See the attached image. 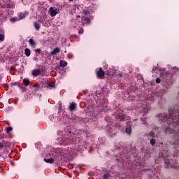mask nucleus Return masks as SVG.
I'll list each match as a JSON object with an SVG mask.
<instances>
[{
	"instance_id": "dca6fc26",
	"label": "nucleus",
	"mask_w": 179,
	"mask_h": 179,
	"mask_svg": "<svg viewBox=\"0 0 179 179\" xmlns=\"http://www.w3.org/2000/svg\"><path fill=\"white\" fill-rule=\"evenodd\" d=\"M110 178V174L108 173H105L103 176V179H108Z\"/></svg>"
},
{
	"instance_id": "c756f323",
	"label": "nucleus",
	"mask_w": 179,
	"mask_h": 179,
	"mask_svg": "<svg viewBox=\"0 0 179 179\" xmlns=\"http://www.w3.org/2000/svg\"><path fill=\"white\" fill-rule=\"evenodd\" d=\"M50 87H54V86L53 85H48Z\"/></svg>"
},
{
	"instance_id": "f8f14e48",
	"label": "nucleus",
	"mask_w": 179,
	"mask_h": 179,
	"mask_svg": "<svg viewBox=\"0 0 179 179\" xmlns=\"http://www.w3.org/2000/svg\"><path fill=\"white\" fill-rule=\"evenodd\" d=\"M82 20L86 22V23H90L91 20L87 17H82Z\"/></svg>"
},
{
	"instance_id": "0eeeda50",
	"label": "nucleus",
	"mask_w": 179,
	"mask_h": 179,
	"mask_svg": "<svg viewBox=\"0 0 179 179\" xmlns=\"http://www.w3.org/2000/svg\"><path fill=\"white\" fill-rule=\"evenodd\" d=\"M44 162H45V163H49L50 164H52V163H54V158H49V159H44Z\"/></svg>"
},
{
	"instance_id": "2eb2a0df",
	"label": "nucleus",
	"mask_w": 179,
	"mask_h": 179,
	"mask_svg": "<svg viewBox=\"0 0 179 179\" xmlns=\"http://www.w3.org/2000/svg\"><path fill=\"white\" fill-rule=\"evenodd\" d=\"M13 129L12 128V127H7L6 129V131L7 132V134H9V132H11V131L13 130Z\"/></svg>"
},
{
	"instance_id": "a878e982",
	"label": "nucleus",
	"mask_w": 179,
	"mask_h": 179,
	"mask_svg": "<svg viewBox=\"0 0 179 179\" xmlns=\"http://www.w3.org/2000/svg\"><path fill=\"white\" fill-rule=\"evenodd\" d=\"M0 148H3V143L0 142Z\"/></svg>"
},
{
	"instance_id": "9b49d317",
	"label": "nucleus",
	"mask_w": 179,
	"mask_h": 179,
	"mask_svg": "<svg viewBox=\"0 0 179 179\" xmlns=\"http://www.w3.org/2000/svg\"><path fill=\"white\" fill-rule=\"evenodd\" d=\"M23 83L25 86H29V85H30V80H29L27 78H24Z\"/></svg>"
},
{
	"instance_id": "4be33fe9",
	"label": "nucleus",
	"mask_w": 179,
	"mask_h": 179,
	"mask_svg": "<svg viewBox=\"0 0 179 179\" xmlns=\"http://www.w3.org/2000/svg\"><path fill=\"white\" fill-rule=\"evenodd\" d=\"M35 52H38V54H40V52H41V49H36Z\"/></svg>"
},
{
	"instance_id": "6ab92c4d",
	"label": "nucleus",
	"mask_w": 179,
	"mask_h": 179,
	"mask_svg": "<svg viewBox=\"0 0 179 179\" xmlns=\"http://www.w3.org/2000/svg\"><path fill=\"white\" fill-rule=\"evenodd\" d=\"M10 20L13 22V23H15V22H17V17L10 18Z\"/></svg>"
},
{
	"instance_id": "ddd939ff",
	"label": "nucleus",
	"mask_w": 179,
	"mask_h": 179,
	"mask_svg": "<svg viewBox=\"0 0 179 179\" xmlns=\"http://www.w3.org/2000/svg\"><path fill=\"white\" fill-rule=\"evenodd\" d=\"M29 44H31V45H36V42L34 41V40H33V38H30L29 41Z\"/></svg>"
},
{
	"instance_id": "5701e85b",
	"label": "nucleus",
	"mask_w": 179,
	"mask_h": 179,
	"mask_svg": "<svg viewBox=\"0 0 179 179\" xmlns=\"http://www.w3.org/2000/svg\"><path fill=\"white\" fill-rule=\"evenodd\" d=\"M160 82H161L160 78H157L156 79V83H160Z\"/></svg>"
},
{
	"instance_id": "f257e3e1",
	"label": "nucleus",
	"mask_w": 179,
	"mask_h": 179,
	"mask_svg": "<svg viewBox=\"0 0 179 179\" xmlns=\"http://www.w3.org/2000/svg\"><path fill=\"white\" fill-rule=\"evenodd\" d=\"M158 71H160L162 73H160V76L162 78H167L169 76V72L165 71L164 69H157Z\"/></svg>"
},
{
	"instance_id": "f03ea898",
	"label": "nucleus",
	"mask_w": 179,
	"mask_h": 179,
	"mask_svg": "<svg viewBox=\"0 0 179 179\" xmlns=\"http://www.w3.org/2000/svg\"><path fill=\"white\" fill-rule=\"evenodd\" d=\"M96 75L98 78H103V76L106 75V73L104 72V71H103V69L100 68L99 71H97Z\"/></svg>"
},
{
	"instance_id": "6e6552de",
	"label": "nucleus",
	"mask_w": 179,
	"mask_h": 179,
	"mask_svg": "<svg viewBox=\"0 0 179 179\" xmlns=\"http://www.w3.org/2000/svg\"><path fill=\"white\" fill-rule=\"evenodd\" d=\"M59 65L62 68H65V66L68 65V63L66 61L61 60L59 62Z\"/></svg>"
},
{
	"instance_id": "9d476101",
	"label": "nucleus",
	"mask_w": 179,
	"mask_h": 179,
	"mask_svg": "<svg viewBox=\"0 0 179 179\" xmlns=\"http://www.w3.org/2000/svg\"><path fill=\"white\" fill-rule=\"evenodd\" d=\"M24 54L27 57H30V55L31 54V51H30V49L29 48H26L24 50Z\"/></svg>"
},
{
	"instance_id": "20e7f679",
	"label": "nucleus",
	"mask_w": 179,
	"mask_h": 179,
	"mask_svg": "<svg viewBox=\"0 0 179 179\" xmlns=\"http://www.w3.org/2000/svg\"><path fill=\"white\" fill-rule=\"evenodd\" d=\"M61 51V48H55L52 51L50 52V55H55Z\"/></svg>"
},
{
	"instance_id": "b1692460",
	"label": "nucleus",
	"mask_w": 179,
	"mask_h": 179,
	"mask_svg": "<svg viewBox=\"0 0 179 179\" xmlns=\"http://www.w3.org/2000/svg\"><path fill=\"white\" fill-rule=\"evenodd\" d=\"M84 15H89L88 10H84Z\"/></svg>"
},
{
	"instance_id": "f3484780",
	"label": "nucleus",
	"mask_w": 179,
	"mask_h": 179,
	"mask_svg": "<svg viewBox=\"0 0 179 179\" xmlns=\"http://www.w3.org/2000/svg\"><path fill=\"white\" fill-rule=\"evenodd\" d=\"M34 26H35L36 30H39L40 29V24H38L37 22H35L34 23Z\"/></svg>"
},
{
	"instance_id": "4468645a",
	"label": "nucleus",
	"mask_w": 179,
	"mask_h": 179,
	"mask_svg": "<svg viewBox=\"0 0 179 179\" xmlns=\"http://www.w3.org/2000/svg\"><path fill=\"white\" fill-rule=\"evenodd\" d=\"M5 40V35L3 34H0V41H3Z\"/></svg>"
},
{
	"instance_id": "393cba45",
	"label": "nucleus",
	"mask_w": 179,
	"mask_h": 179,
	"mask_svg": "<svg viewBox=\"0 0 179 179\" xmlns=\"http://www.w3.org/2000/svg\"><path fill=\"white\" fill-rule=\"evenodd\" d=\"M119 76H120V78H122L123 74H122V72H120V73H119Z\"/></svg>"
},
{
	"instance_id": "a211bd4d",
	"label": "nucleus",
	"mask_w": 179,
	"mask_h": 179,
	"mask_svg": "<svg viewBox=\"0 0 179 179\" xmlns=\"http://www.w3.org/2000/svg\"><path fill=\"white\" fill-rule=\"evenodd\" d=\"M150 143H151V145L153 146V145H155L156 141H155V139L152 138V139L150 140Z\"/></svg>"
},
{
	"instance_id": "1a4fd4ad",
	"label": "nucleus",
	"mask_w": 179,
	"mask_h": 179,
	"mask_svg": "<svg viewBox=\"0 0 179 179\" xmlns=\"http://www.w3.org/2000/svg\"><path fill=\"white\" fill-rule=\"evenodd\" d=\"M114 73H115V70L110 69V71H108L106 75H108L109 76H113Z\"/></svg>"
},
{
	"instance_id": "412c9836",
	"label": "nucleus",
	"mask_w": 179,
	"mask_h": 179,
	"mask_svg": "<svg viewBox=\"0 0 179 179\" xmlns=\"http://www.w3.org/2000/svg\"><path fill=\"white\" fill-rule=\"evenodd\" d=\"M83 31H84L83 28H80L78 31V33L79 34H83Z\"/></svg>"
},
{
	"instance_id": "39448f33",
	"label": "nucleus",
	"mask_w": 179,
	"mask_h": 179,
	"mask_svg": "<svg viewBox=\"0 0 179 179\" xmlns=\"http://www.w3.org/2000/svg\"><path fill=\"white\" fill-rule=\"evenodd\" d=\"M69 109L71 111H73L74 110H76V103L75 102H72L70 106H69Z\"/></svg>"
},
{
	"instance_id": "aec40b11",
	"label": "nucleus",
	"mask_w": 179,
	"mask_h": 179,
	"mask_svg": "<svg viewBox=\"0 0 179 179\" xmlns=\"http://www.w3.org/2000/svg\"><path fill=\"white\" fill-rule=\"evenodd\" d=\"M131 128H127V129H126V132H127L129 135L131 134Z\"/></svg>"
},
{
	"instance_id": "7ed1b4c3",
	"label": "nucleus",
	"mask_w": 179,
	"mask_h": 179,
	"mask_svg": "<svg viewBox=\"0 0 179 179\" xmlns=\"http://www.w3.org/2000/svg\"><path fill=\"white\" fill-rule=\"evenodd\" d=\"M50 15L54 17V16L57 15V13H58V12H57V10L54 9L53 7H50Z\"/></svg>"
},
{
	"instance_id": "cd10ccee",
	"label": "nucleus",
	"mask_w": 179,
	"mask_h": 179,
	"mask_svg": "<svg viewBox=\"0 0 179 179\" xmlns=\"http://www.w3.org/2000/svg\"><path fill=\"white\" fill-rule=\"evenodd\" d=\"M35 87L38 88V87H40V85H35Z\"/></svg>"
},
{
	"instance_id": "423d86ee",
	"label": "nucleus",
	"mask_w": 179,
	"mask_h": 179,
	"mask_svg": "<svg viewBox=\"0 0 179 179\" xmlns=\"http://www.w3.org/2000/svg\"><path fill=\"white\" fill-rule=\"evenodd\" d=\"M41 74V71H40V69L34 70L32 71V75L34 76H38V75Z\"/></svg>"
},
{
	"instance_id": "bb28decb",
	"label": "nucleus",
	"mask_w": 179,
	"mask_h": 179,
	"mask_svg": "<svg viewBox=\"0 0 179 179\" xmlns=\"http://www.w3.org/2000/svg\"><path fill=\"white\" fill-rule=\"evenodd\" d=\"M175 69H176L177 72H179V69L177 67H175Z\"/></svg>"
},
{
	"instance_id": "c85d7f7f",
	"label": "nucleus",
	"mask_w": 179,
	"mask_h": 179,
	"mask_svg": "<svg viewBox=\"0 0 179 179\" xmlns=\"http://www.w3.org/2000/svg\"><path fill=\"white\" fill-rule=\"evenodd\" d=\"M78 19L80 18V15H77Z\"/></svg>"
},
{
	"instance_id": "7c9ffc66",
	"label": "nucleus",
	"mask_w": 179,
	"mask_h": 179,
	"mask_svg": "<svg viewBox=\"0 0 179 179\" xmlns=\"http://www.w3.org/2000/svg\"><path fill=\"white\" fill-rule=\"evenodd\" d=\"M70 1H73V0H70Z\"/></svg>"
}]
</instances>
